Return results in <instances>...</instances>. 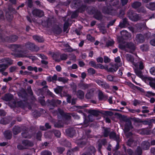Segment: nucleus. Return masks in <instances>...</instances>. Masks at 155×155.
Listing matches in <instances>:
<instances>
[{
	"instance_id": "obj_1",
	"label": "nucleus",
	"mask_w": 155,
	"mask_h": 155,
	"mask_svg": "<svg viewBox=\"0 0 155 155\" xmlns=\"http://www.w3.org/2000/svg\"><path fill=\"white\" fill-rule=\"evenodd\" d=\"M102 12L105 15H113L115 14L116 11L111 5L104 6L102 8Z\"/></svg>"
},
{
	"instance_id": "obj_2",
	"label": "nucleus",
	"mask_w": 155,
	"mask_h": 155,
	"mask_svg": "<svg viewBox=\"0 0 155 155\" xmlns=\"http://www.w3.org/2000/svg\"><path fill=\"white\" fill-rule=\"evenodd\" d=\"M127 16L132 21H137L141 19L140 16L131 9H129L127 12Z\"/></svg>"
},
{
	"instance_id": "obj_3",
	"label": "nucleus",
	"mask_w": 155,
	"mask_h": 155,
	"mask_svg": "<svg viewBox=\"0 0 155 155\" xmlns=\"http://www.w3.org/2000/svg\"><path fill=\"white\" fill-rule=\"evenodd\" d=\"M47 103L48 106L51 107V109H53L54 107H57L58 105L61 103V101L58 99H52L51 100H48Z\"/></svg>"
},
{
	"instance_id": "obj_4",
	"label": "nucleus",
	"mask_w": 155,
	"mask_h": 155,
	"mask_svg": "<svg viewBox=\"0 0 155 155\" xmlns=\"http://www.w3.org/2000/svg\"><path fill=\"white\" fill-rule=\"evenodd\" d=\"M23 47L26 50H30L32 51H38L39 50L38 47L36 46L34 43L30 42L26 43Z\"/></svg>"
},
{
	"instance_id": "obj_5",
	"label": "nucleus",
	"mask_w": 155,
	"mask_h": 155,
	"mask_svg": "<svg viewBox=\"0 0 155 155\" xmlns=\"http://www.w3.org/2000/svg\"><path fill=\"white\" fill-rule=\"evenodd\" d=\"M121 37L119 38V41L120 42H123L124 39H127L131 37L130 33L127 31L123 30L120 31Z\"/></svg>"
},
{
	"instance_id": "obj_6",
	"label": "nucleus",
	"mask_w": 155,
	"mask_h": 155,
	"mask_svg": "<svg viewBox=\"0 0 155 155\" xmlns=\"http://www.w3.org/2000/svg\"><path fill=\"white\" fill-rule=\"evenodd\" d=\"M66 135L71 138L73 137L76 134L74 128L70 127L66 129L65 130Z\"/></svg>"
},
{
	"instance_id": "obj_7",
	"label": "nucleus",
	"mask_w": 155,
	"mask_h": 155,
	"mask_svg": "<svg viewBox=\"0 0 155 155\" xmlns=\"http://www.w3.org/2000/svg\"><path fill=\"white\" fill-rule=\"evenodd\" d=\"M127 51L130 53H132L136 49V46L132 42H127L126 44Z\"/></svg>"
},
{
	"instance_id": "obj_8",
	"label": "nucleus",
	"mask_w": 155,
	"mask_h": 155,
	"mask_svg": "<svg viewBox=\"0 0 155 155\" xmlns=\"http://www.w3.org/2000/svg\"><path fill=\"white\" fill-rule=\"evenodd\" d=\"M131 122L129 119H126L125 120V127L124 132H128L133 128Z\"/></svg>"
},
{
	"instance_id": "obj_9",
	"label": "nucleus",
	"mask_w": 155,
	"mask_h": 155,
	"mask_svg": "<svg viewBox=\"0 0 155 155\" xmlns=\"http://www.w3.org/2000/svg\"><path fill=\"white\" fill-rule=\"evenodd\" d=\"M51 122L54 124V127L55 128H60L64 127V123L61 120H52Z\"/></svg>"
},
{
	"instance_id": "obj_10",
	"label": "nucleus",
	"mask_w": 155,
	"mask_h": 155,
	"mask_svg": "<svg viewBox=\"0 0 155 155\" xmlns=\"http://www.w3.org/2000/svg\"><path fill=\"white\" fill-rule=\"evenodd\" d=\"M32 15L34 16L41 17L44 15V12L40 9H35L32 11Z\"/></svg>"
},
{
	"instance_id": "obj_11",
	"label": "nucleus",
	"mask_w": 155,
	"mask_h": 155,
	"mask_svg": "<svg viewBox=\"0 0 155 155\" xmlns=\"http://www.w3.org/2000/svg\"><path fill=\"white\" fill-rule=\"evenodd\" d=\"M135 40L136 42H137V44L143 43L145 41V37L141 34H137L135 38Z\"/></svg>"
},
{
	"instance_id": "obj_12",
	"label": "nucleus",
	"mask_w": 155,
	"mask_h": 155,
	"mask_svg": "<svg viewBox=\"0 0 155 155\" xmlns=\"http://www.w3.org/2000/svg\"><path fill=\"white\" fill-rule=\"evenodd\" d=\"M22 144L24 145L26 149L29 147H32L34 146L33 142L27 140H24L22 141Z\"/></svg>"
},
{
	"instance_id": "obj_13",
	"label": "nucleus",
	"mask_w": 155,
	"mask_h": 155,
	"mask_svg": "<svg viewBox=\"0 0 155 155\" xmlns=\"http://www.w3.org/2000/svg\"><path fill=\"white\" fill-rule=\"evenodd\" d=\"M129 23L128 19L126 18L122 19V21H120L119 26L120 28H124L129 25Z\"/></svg>"
},
{
	"instance_id": "obj_14",
	"label": "nucleus",
	"mask_w": 155,
	"mask_h": 155,
	"mask_svg": "<svg viewBox=\"0 0 155 155\" xmlns=\"http://www.w3.org/2000/svg\"><path fill=\"white\" fill-rule=\"evenodd\" d=\"M109 136L110 139L114 140L116 141H118L119 140H120L119 135H117L114 131L111 132L109 134Z\"/></svg>"
},
{
	"instance_id": "obj_15",
	"label": "nucleus",
	"mask_w": 155,
	"mask_h": 155,
	"mask_svg": "<svg viewBox=\"0 0 155 155\" xmlns=\"http://www.w3.org/2000/svg\"><path fill=\"white\" fill-rule=\"evenodd\" d=\"M107 142L105 139H103L99 140L97 141L98 150L100 151L102 147V145H105Z\"/></svg>"
},
{
	"instance_id": "obj_16",
	"label": "nucleus",
	"mask_w": 155,
	"mask_h": 155,
	"mask_svg": "<svg viewBox=\"0 0 155 155\" xmlns=\"http://www.w3.org/2000/svg\"><path fill=\"white\" fill-rule=\"evenodd\" d=\"M21 48V46L20 45L12 44L10 46V48L11 50L15 52H20L21 50L18 49Z\"/></svg>"
},
{
	"instance_id": "obj_17",
	"label": "nucleus",
	"mask_w": 155,
	"mask_h": 155,
	"mask_svg": "<svg viewBox=\"0 0 155 155\" xmlns=\"http://www.w3.org/2000/svg\"><path fill=\"white\" fill-rule=\"evenodd\" d=\"M81 0H74L72 3V5L74 8H79L82 5Z\"/></svg>"
},
{
	"instance_id": "obj_18",
	"label": "nucleus",
	"mask_w": 155,
	"mask_h": 155,
	"mask_svg": "<svg viewBox=\"0 0 155 155\" xmlns=\"http://www.w3.org/2000/svg\"><path fill=\"white\" fill-rule=\"evenodd\" d=\"M94 17L98 20L101 21L103 18V15L100 11L97 10L94 15Z\"/></svg>"
},
{
	"instance_id": "obj_19",
	"label": "nucleus",
	"mask_w": 155,
	"mask_h": 155,
	"mask_svg": "<svg viewBox=\"0 0 155 155\" xmlns=\"http://www.w3.org/2000/svg\"><path fill=\"white\" fill-rule=\"evenodd\" d=\"M78 86L81 89L83 90H85L91 87L90 84L84 83L83 81L80 82L78 84Z\"/></svg>"
},
{
	"instance_id": "obj_20",
	"label": "nucleus",
	"mask_w": 155,
	"mask_h": 155,
	"mask_svg": "<svg viewBox=\"0 0 155 155\" xmlns=\"http://www.w3.org/2000/svg\"><path fill=\"white\" fill-rule=\"evenodd\" d=\"M48 133H53L55 136L57 138H60L61 135V132L58 130L55 129H53Z\"/></svg>"
},
{
	"instance_id": "obj_21",
	"label": "nucleus",
	"mask_w": 155,
	"mask_h": 155,
	"mask_svg": "<svg viewBox=\"0 0 155 155\" xmlns=\"http://www.w3.org/2000/svg\"><path fill=\"white\" fill-rule=\"evenodd\" d=\"M102 128L104 129V131L103 133V136L104 137H107L109 136L110 132V128L105 127H103Z\"/></svg>"
},
{
	"instance_id": "obj_22",
	"label": "nucleus",
	"mask_w": 155,
	"mask_h": 155,
	"mask_svg": "<svg viewBox=\"0 0 155 155\" xmlns=\"http://www.w3.org/2000/svg\"><path fill=\"white\" fill-rule=\"evenodd\" d=\"M13 98V96L10 94H6L2 99L6 101H11Z\"/></svg>"
},
{
	"instance_id": "obj_23",
	"label": "nucleus",
	"mask_w": 155,
	"mask_h": 155,
	"mask_svg": "<svg viewBox=\"0 0 155 155\" xmlns=\"http://www.w3.org/2000/svg\"><path fill=\"white\" fill-rule=\"evenodd\" d=\"M141 147L143 150H148L150 147V143L147 141H144L142 142Z\"/></svg>"
},
{
	"instance_id": "obj_24",
	"label": "nucleus",
	"mask_w": 155,
	"mask_h": 155,
	"mask_svg": "<svg viewBox=\"0 0 155 155\" xmlns=\"http://www.w3.org/2000/svg\"><path fill=\"white\" fill-rule=\"evenodd\" d=\"M112 66L114 67V68H108V66H107V71L109 72H113L116 71L118 68V66L117 64H115L114 65H112Z\"/></svg>"
},
{
	"instance_id": "obj_25",
	"label": "nucleus",
	"mask_w": 155,
	"mask_h": 155,
	"mask_svg": "<svg viewBox=\"0 0 155 155\" xmlns=\"http://www.w3.org/2000/svg\"><path fill=\"white\" fill-rule=\"evenodd\" d=\"M84 93L82 91L79 90H78L76 92V95L78 98L80 99H82L84 98Z\"/></svg>"
},
{
	"instance_id": "obj_26",
	"label": "nucleus",
	"mask_w": 155,
	"mask_h": 155,
	"mask_svg": "<svg viewBox=\"0 0 155 155\" xmlns=\"http://www.w3.org/2000/svg\"><path fill=\"white\" fill-rule=\"evenodd\" d=\"M4 135L5 138L7 139L10 140L12 137V134L11 131L8 130L5 131Z\"/></svg>"
},
{
	"instance_id": "obj_27",
	"label": "nucleus",
	"mask_w": 155,
	"mask_h": 155,
	"mask_svg": "<svg viewBox=\"0 0 155 155\" xmlns=\"http://www.w3.org/2000/svg\"><path fill=\"white\" fill-rule=\"evenodd\" d=\"M98 96L99 99L100 100H104L105 101L108 98V96L104 95L101 91L99 92Z\"/></svg>"
},
{
	"instance_id": "obj_28",
	"label": "nucleus",
	"mask_w": 155,
	"mask_h": 155,
	"mask_svg": "<svg viewBox=\"0 0 155 155\" xmlns=\"http://www.w3.org/2000/svg\"><path fill=\"white\" fill-rule=\"evenodd\" d=\"M88 112L90 114L95 117H97L100 113L99 111L95 110H90Z\"/></svg>"
},
{
	"instance_id": "obj_29",
	"label": "nucleus",
	"mask_w": 155,
	"mask_h": 155,
	"mask_svg": "<svg viewBox=\"0 0 155 155\" xmlns=\"http://www.w3.org/2000/svg\"><path fill=\"white\" fill-rule=\"evenodd\" d=\"M137 132L141 135H148L150 133V131L149 130L145 129L138 130L137 131Z\"/></svg>"
},
{
	"instance_id": "obj_30",
	"label": "nucleus",
	"mask_w": 155,
	"mask_h": 155,
	"mask_svg": "<svg viewBox=\"0 0 155 155\" xmlns=\"http://www.w3.org/2000/svg\"><path fill=\"white\" fill-rule=\"evenodd\" d=\"M134 71L136 75L141 78H143V75L142 74V72L141 70L138 68H135L134 70Z\"/></svg>"
},
{
	"instance_id": "obj_31",
	"label": "nucleus",
	"mask_w": 155,
	"mask_h": 155,
	"mask_svg": "<svg viewBox=\"0 0 155 155\" xmlns=\"http://www.w3.org/2000/svg\"><path fill=\"white\" fill-rule=\"evenodd\" d=\"M12 130L13 134L16 135L21 132L20 128L18 126H15L12 128Z\"/></svg>"
},
{
	"instance_id": "obj_32",
	"label": "nucleus",
	"mask_w": 155,
	"mask_h": 155,
	"mask_svg": "<svg viewBox=\"0 0 155 155\" xmlns=\"http://www.w3.org/2000/svg\"><path fill=\"white\" fill-rule=\"evenodd\" d=\"M141 5V3L139 2H135L131 4L132 7L135 9H136Z\"/></svg>"
},
{
	"instance_id": "obj_33",
	"label": "nucleus",
	"mask_w": 155,
	"mask_h": 155,
	"mask_svg": "<svg viewBox=\"0 0 155 155\" xmlns=\"http://www.w3.org/2000/svg\"><path fill=\"white\" fill-rule=\"evenodd\" d=\"M62 31V29L58 25L55 26L53 29V32L57 34H61Z\"/></svg>"
},
{
	"instance_id": "obj_34",
	"label": "nucleus",
	"mask_w": 155,
	"mask_h": 155,
	"mask_svg": "<svg viewBox=\"0 0 155 155\" xmlns=\"http://www.w3.org/2000/svg\"><path fill=\"white\" fill-rule=\"evenodd\" d=\"M76 143L78 146L81 147H84L87 143L86 141L83 140H77Z\"/></svg>"
},
{
	"instance_id": "obj_35",
	"label": "nucleus",
	"mask_w": 155,
	"mask_h": 155,
	"mask_svg": "<svg viewBox=\"0 0 155 155\" xmlns=\"http://www.w3.org/2000/svg\"><path fill=\"white\" fill-rule=\"evenodd\" d=\"M125 57L127 60L131 62H133L134 61V58L133 57L131 54H127L125 55Z\"/></svg>"
},
{
	"instance_id": "obj_36",
	"label": "nucleus",
	"mask_w": 155,
	"mask_h": 155,
	"mask_svg": "<svg viewBox=\"0 0 155 155\" xmlns=\"http://www.w3.org/2000/svg\"><path fill=\"white\" fill-rule=\"evenodd\" d=\"M13 104L14 106H15L21 107L24 106V103L21 101H17V102L15 101H14Z\"/></svg>"
},
{
	"instance_id": "obj_37",
	"label": "nucleus",
	"mask_w": 155,
	"mask_h": 155,
	"mask_svg": "<svg viewBox=\"0 0 155 155\" xmlns=\"http://www.w3.org/2000/svg\"><path fill=\"white\" fill-rule=\"evenodd\" d=\"M146 7L151 10H155V3L150 2L149 4L146 5Z\"/></svg>"
},
{
	"instance_id": "obj_38",
	"label": "nucleus",
	"mask_w": 155,
	"mask_h": 155,
	"mask_svg": "<svg viewBox=\"0 0 155 155\" xmlns=\"http://www.w3.org/2000/svg\"><path fill=\"white\" fill-rule=\"evenodd\" d=\"M42 23L43 25L48 27L51 24V19L49 18H48L45 21H42Z\"/></svg>"
},
{
	"instance_id": "obj_39",
	"label": "nucleus",
	"mask_w": 155,
	"mask_h": 155,
	"mask_svg": "<svg viewBox=\"0 0 155 155\" xmlns=\"http://www.w3.org/2000/svg\"><path fill=\"white\" fill-rule=\"evenodd\" d=\"M60 113L65 119L67 120H70L71 118V116L70 115L68 114H64L62 110H60Z\"/></svg>"
},
{
	"instance_id": "obj_40",
	"label": "nucleus",
	"mask_w": 155,
	"mask_h": 155,
	"mask_svg": "<svg viewBox=\"0 0 155 155\" xmlns=\"http://www.w3.org/2000/svg\"><path fill=\"white\" fill-rule=\"evenodd\" d=\"M142 153L141 148L140 147H138L134 152V155H141Z\"/></svg>"
},
{
	"instance_id": "obj_41",
	"label": "nucleus",
	"mask_w": 155,
	"mask_h": 155,
	"mask_svg": "<svg viewBox=\"0 0 155 155\" xmlns=\"http://www.w3.org/2000/svg\"><path fill=\"white\" fill-rule=\"evenodd\" d=\"M33 38L35 40L39 42H42L44 41V39L42 38L37 35L33 36Z\"/></svg>"
},
{
	"instance_id": "obj_42",
	"label": "nucleus",
	"mask_w": 155,
	"mask_h": 155,
	"mask_svg": "<svg viewBox=\"0 0 155 155\" xmlns=\"http://www.w3.org/2000/svg\"><path fill=\"white\" fill-rule=\"evenodd\" d=\"M21 135L23 137L25 138H30L32 137L31 135L27 131L22 133H21Z\"/></svg>"
},
{
	"instance_id": "obj_43",
	"label": "nucleus",
	"mask_w": 155,
	"mask_h": 155,
	"mask_svg": "<svg viewBox=\"0 0 155 155\" xmlns=\"http://www.w3.org/2000/svg\"><path fill=\"white\" fill-rule=\"evenodd\" d=\"M63 88V87L57 86L56 88L54 89V91L57 94H59L61 92Z\"/></svg>"
},
{
	"instance_id": "obj_44",
	"label": "nucleus",
	"mask_w": 155,
	"mask_h": 155,
	"mask_svg": "<svg viewBox=\"0 0 155 155\" xmlns=\"http://www.w3.org/2000/svg\"><path fill=\"white\" fill-rule=\"evenodd\" d=\"M57 80L59 81L62 82L64 84L67 83L68 81V79L67 78L61 77H58Z\"/></svg>"
},
{
	"instance_id": "obj_45",
	"label": "nucleus",
	"mask_w": 155,
	"mask_h": 155,
	"mask_svg": "<svg viewBox=\"0 0 155 155\" xmlns=\"http://www.w3.org/2000/svg\"><path fill=\"white\" fill-rule=\"evenodd\" d=\"M1 61L2 62H6L10 65L13 64V60L9 58H6L1 60Z\"/></svg>"
},
{
	"instance_id": "obj_46",
	"label": "nucleus",
	"mask_w": 155,
	"mask_h": 155,
	"mask_svg": "<svg viewBox=\"0 0 155 155\" xmlns=\"http://www.w3.org/2000/svg\"><path fill=\"white\" fill-rule=\"evenodd\" d=\"M96 152V150L95 148L92 146H90L87 148V153H90L91 154Z\"/></svg>"
},
{
	"instance_id": "obj_47",
	"label": "nucleus",
	"mask_w": 155,
	"mask_h": 155,
	"mask_svg": "<svg viewBox=\"0 0 155 155\" xmlns=\"http://www.w3.org/2000/svg\"><path fill=\"white\" fill-rule=\"evenodd\" d=\"M125 14L124 10L122 9H120L118 13L117 14L118 17L122 18H123Z\"/></svg>"
},
{
	"instance_id": "obj_48",
	"label": "nucleus",
	"mask_w": 155,
	"mask_h": 155,
	"mask_svg": "<svg viewBox=\"0 0 155 155\" xmlns=\"http://www.w3.org/2000/svg\"><path fill=\"white\" fill-rule=\"evenodd\" d=\"M8 66L7 64H0V72L5 71L8 68Z\"/></svg>"
},
{
	"instance_id": "obj_49",
	"label": "nucleus",
	"mask_w": 155,
	"mask_h": 155,
	"mask_svg": "<svg viewBox=\"0 0 155 155\" xmlns=\"http://www.w3.org/2000/svg\"><path fill=\"white\" fill-rule=\"evenodd\" d=\"M94 8L92 6H89L87 7L86 10L90 14H93L94 12Z\"/></svg>"
},
{
	"instance_id": "obj_50",
	"label": "nucleus",
	"mask_w": 155,
	"mask_h": 155,
	"mask_svg": "<svg viewBox=\"0 0 155 155\" xmlns=\"http://www.w3.org/2000/svg\"><path fill=\"white\" fill-rule=\"evenodd\" d=\"M42 136V132L40 131H38L37 133H36V138L38 140H41V138Z\"/></svg>"
},
{
	"instance_id": "obj_51",
	"label": "nucleus",
	"mask_w": 155,
	"mask_h": 155,
	"mask_svg": "<svg viewBox=\"0 0 155 155\" xmlns=\"http://www.w3.org/2000/svg\"><path fill=\"white\" fill-rule=\"evenodd\" d=\"M90 122L87 118H85L83 124H81L83 125V127H86L89 125V122Z\"/></svg>"
},
{
	"instance_id": "obj_52",
	"label": "nucleus",
	"mask_w": 155,
	"mask_h": 155,
	"mask_svg": "<svg viewBox=\"0 0 155 155\" xmlns=\"http://www.w3.org/2000/svg\"><path fill=\"white\" fill-rule=\"evenodd\" d=\"M140 49L143 51H146L148 50L149 46L147 44L143 45L141 46Z\"/></svg>"
},
{
	"instance_id": "obj_53",
	"label": "nucleus",
	"mask_w": 155,
	"mask_h": 155,
	"mask_svg": "<svg viewBox=\"0 0 155 155\" xmlns=\"http://www.w3.org/2000/svg\"><path fill=\"white\" fill-rule=\"evenodd\" d=\"M114 43V42L113 41L108 40L106 42L105 46L108 47L109 46H112Z\"/></svg>"
},
{
	"instance_id": "obj_54",
	"label": "nucleus",
	"mask_w": 155,
	"mask_h": 155,
	"mask_svg": "<svg viewBox=\"0 0 155 155\" xmlns=\"http://www.w3.org/2000/svg\"><path fill=\"white\" fill-rule=\"evenodd\" d=\"M103 114L107 116H112L114 114L111 111H103Z\"/></svg>"
},
{
	"instance_id": "obj_55",
	"label": "nucleus",
	"mask_w": 155,
	"mask_h": 155,
	"mask_svg": "<svg viewBox=\"0 0 155 155\" xmlns=\"http://www.w3.org/2000/svg\"><path fill=\"white\" fill-rule=\"evenodd\" d=\"M140 123H142L144 125H148L149 126H152V124L151 123L150 120H141V122Z\"/></svg>"
},
{
	"instance_id": "obj_56",
	"label": "nucleus",
	"mask_w": 155,
	"mask_h": 155,
	"mask_svg": "<svg viewBox=\"0 0 155 155\" xmlns=\"http://www.w3.org/2000/svg\"><path fill=\"white\" fill-rule=\"evenodd\" d=\"M137 12L139 13H142L144 14H146L147 12L145 9L143 7H141L137 9Z\"/></svg>"
},
{
	"instance_id": "obj_57",
	"label": "nucleus",
	"mask_w": 155,
	"mask_h": 155,
	"mask_svg": "<svg viewBox=\"0 0 155 155\" xmlns=\"http://www.w3.org/2000/svg\"><path fill=\"white\" fill-rule=\"evenodd\" d=\"M57 152L60 154H62L65 150L64 148L62 147H58L57 148Z\"/></svg>"
},
{
	"instance_id": "obj_58",
	"label": "nucleus",
	"mask_w": 155,
	"mask_h": 155,
	"mask_svg": "<svg viewBox=\"0 0 155 155\" xmlns=\"http://www.w3.org/2000/svg\"><path fill=\"white\" fill-rule=\"evenodd\" d=\"M88 73L91 75L94 74L96 73L95 70L92 68H90L87 70Z\"/></svg>"
},
{
	"instance_id": "obj_59",
	"label": "nucleus",
	"mask_w": 155,
	"mask_h": 155,
	"mask_svg": "<svg viewBox=\"0 0 155 155\" xmlns=\"http://www.w3.org/2000/svg\"><path fill=\"white\" fill-rule=\"evenodd\" d=\"M69 23L67 21L65 22L64 25V27H63V31H64L65 32L67 31V29L69 27Z\"/></svg>"
},
{
	"instance_id": "obj_60",
	"label": "nucleus",
	"mask_w": 155,
	"mask_h": 155,
	"mask_svg": "<svg viewBox=\"0 0 155 155\" xmlns=\"http://www.w3.org/2000/svg\"><path fill=\"white\" fill-rule=\"evenodd\" d=\"M60 58L61 60H66L68 58V55L66 54H63L60 55Z\"/></svg>"
},
{
	"instance_id": "obj_61",
	"label": "nucleus",
	"mask_w": 155,
	"mask_h": 155,
	"mask_svg": "<svg viewBox=\"0 0 155 155\" xmlns=\"http://www.w3.org/2000/svg\"><path fill=\"white\" fill-rule=\"evenodd\" d=\"M32 115L34 117L37 118L40 116V113L37 110H35L32 113Z\"/></svg>"
},
{
	"instance_id": "obj_62",
	"label": "nucleus",
	"mask_w": 155,
	"mask_h": 155,
	"mask_svg": "<svg viewBox=\"0 0 155 155\" xmlns=\"http://www.w3.org/2000/svg\"><path fill=\"white\" fill-rule=\"evenodd\" d=\"M101 85L102 87L104 88L105 89L108 88L110 87L108 84H107L106 82H104L103 81Z\"/></svg>"
},
{
	"instance_id": "obj_63",
	"label": "nucleus",
	"mask_w": 155,
	"mask_h": 155,
	"mask_svg": "<svg viewBox=\"0 0 155 155\" xmlns=\"http://www.w3.org/2000/svg\"><path fill=\"white\" fill-rule=\"evenodd\" d=\"M41 155H51V153L48 150H45L41 152Z\"/></svg>"
},
{
	"instance_id": "obj_64",
	"label": "nucleus",
	"mask_w": 155,
	"mask_h": 155,
	"mask_svg": "<svg viewBox=\"0 0 155 155\" xmlns=\"http://www.w3.org/2000/svg\"><path fill=\"white\" fill-rule=\"evenodd\" d=\"M89 64L91 65V67H93L95 68H97V64H96L95 62L93 61H90L89 63Z\"/></svg>"
}]
</instances>
